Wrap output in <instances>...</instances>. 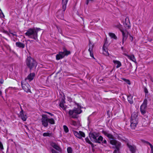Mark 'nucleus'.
<instances>
[{"instance_id": "51", "label": "nucleus", "mask_w": 153, "mask_h": 153, "mask_svg": "<svg viewBox=\"0 0 153 153\" xmlns=\"http://www.w3.org/2000/svg\"><path fill=\"white\" fill-rule=\"evenodd\" d=\"M28 41H29L30 43H31V42H33V40H28Z\"/></svg>"}, {"instance_id": "27", "label": "nucleus", "mask_w": 153, "mask_h": 153, "mask_svg": "<svg viewBox=\"0 0 153 153\" xmlns=\"http://www.w3.org/2000/svg\"><path fill=\"white\" fill-rule=\"evenodd\" d=\"M137 124H135V123H131L130 126H131V128L132 129H134L135 128V127H136Z\"/></svg>"}, {"instance_id": "36", "label": "nucleus", "mask_w": 153, "mask_h": 153, "mask_svg": "<svg viewBox=\"0 0 153 153\" xmlns=\"http://www.w3.org/2000/svg\"><path fill=\"white\" fill-rule=\"evenodd\" d=\"M89 51L90 52V56L92 57V58H93L94 59V55H93V51Z\"/></svg>"}, {"instance_id": "56", "label": "nucleus", "mask_w": 153, "mask_h": 153, "mask_svg": "<svg viewBox=\"0 0 153 153\" xmlns=\"http://www.w3.org/2000/svg\"><path fill=\"white\" fill-rule=\"evenodd\" d=\"M2 153H4V152H2Z\"/></svg>"}, {"instance_id": "17", "label": "nucleus", "mask_w": 153, "mask_h": 153, "mask_svg": "<svg viewBox=\"0 0 153 153\" xmlns=\"http://www.w3.org/2000/svg\"><path fill=\"white\" fill-rule=\"evenodd\" d=\"M20 115L19 116L21 119L24 121H26V116H24L23 113V110H22L20 112Z\"/></svg>"}, {"instance_id": "34", "label": "nucleus", "mask_w": 153, "mask_h": 153, "mask_svg": "<svg viewBox=\"0 0 153 153\" xmlns=\"http://www.w3.org/2000/svg\"><path fill=\"white\" fill-rule=\"evenodd\" d=\"M94 45H93L92 46H91V47L90 46V48L88 49V51H93V48H94Z\"/></svg>"}, {"instance_id": "9", "label": "nucleus", "mask_w": 153, "mask_h": 153, "mask_svg": "<svg viewBox=\"0 0 153 153\" xmlns=\"http://www.w3.org/2000/svg\"><path fill=\"white\" fill-rule=\"evenodd\" d=\"M138 114L137 112H134L131 115V123H138Z\"/></svg>"}, {"instance_id": "46", "label": "nucleus", "mask_w": 153, "mask_h": 153, "mask_svg": "<svg viewBox=\"0 0 153 153\" xmlns=\"http://www.w3.org/2000/svg\"><path fill=\"white\" fill-rule=\"evenodd\" d=\"M15 33L14 32V33H10L13 35V36H17V35L15 34Z\"/></svg>"}, {"instance_id": "2", "label": "nucleus", "mask_w": 153, "mask_h": 153, "mask_svg": "<svg viewBox=\"0 0 153 153\" xmlns=\"http://www.w3.org/2000/svg\"><path fill=\"white\" fill-rule=\"evenodd\" d=\"M82 112V111L79 108H75L73 110H69L68 114L70 117L69 123L70 124L75 126H77V124L76 122L71 120V118H77L78 117V115L80 114Z\"/></svg>"}, {"instance_id": "10", "label": "nucleus", "mask_w": 153, "mask_h": 153, "mask_svg": "<svg viewBox=\"0 0 153 153\" xmlns=\"http://www.w3.org/2000/svg\"><path fill=\"white\" fill-rule=\"evenodd\" d=\"M22 86V89L27 92H30V86L27 83L21 82Z\"/></svg>"}, {"instance_id": "16", "label": "nucleus", "mask_w": 153, "mask_h": 153, "mask_svg": "<svg viewBox=\"0 0 153 153\" xmlns=\"http://www.w3.org/2000/svg\"><path fill=\"white\" fill-rule=\"evenodd\" d=\"M35 73H32L30 74L27 76V77L25 79V80L28 79L29 81L33 80L35 76Z\"/></svg>"}, {"instance_id": "38", "label": "nucleus", "mask_w": 153, "mask_h": 153, "mask_svg": "<svg viewBox=\"0 0 153 153\" xmlns=\"http://www.w3.org/2000/svg\"><path fill=\"white\" fill-rule=\"evenodd\" d=\"M144 91L146 94H147L148 93V90L146 87L144 88Z\"/></svg>"}, {"instance_id": "53", "label": "nucleus", "mask_w": 153, "mask_h": 153, "mask_svg": "<svg viewBox=\"0 0 153 153\" xmlns=\"http://www.w3.org/2000/svg\"><path fill=\"white\" fill-rule=\"evenodd\" d=\"M89 45L90 46V44H91V42L90 41V40L89 41Z\"/></svg>"}, {"instance_id": "28", "label": "nucleus", "mask_w": 153, "mask_h": 153, "mask_svg": "<svg viewBox=\"0 0 153 153\" xmlns=\"http://www.w3.org/2000/svg\"><path fill=\"white\" fill-rule=\"evenodd\" d=\"M63 127L65 132L66 133H68L69 131V129L67 126L65 125H64Z\"/></svg>"}, {"instance_id": "21", "label": "nucleus", "mask_w": 153, "mask_h": 153, "mask_svg": "<svg viewBox=\"0 0 153 153\" xmlns=\"http://www.w3.org/2000/svg\"><path fill=\"white\" fill-rule=\"evenodd\" d=\"M53 134L51 132L44 133L43 134V136L44 137L48 136V137H53Z\"/></svg>"}, {"instance_id": "47", "label": "nucleus", "mask_w": 153, "mask_h": 153, "mask_svg": "<svg viewBox=\"0 0 153 153\" xmlns=\"http://www.w3.org/2000/svg\"><path fill=\"white\" fill-rule=\"evenodd\" d=\"M89 144L91 145V146L92 148L94 147V145L91 142Z\"/></svg>"}, {"instance_id": "18", "label": "nucleus", "mask_w": 153, "mask_h": 153, "mask_svg": "<svg viewBox=\"0 0 153 153\" xmlns=\"http://www.w3.org/2000/svg\"><path fill=\"white\" fill-rule=\"evenodd\" d=\"M16 45L17 47L22 48H24L25 47V44L20 42H16Z\"/></svg>"}, {"instance_id": "7", "label": "nucleus", "mask_w": 153, "mask_h": 153, "mask_svg": "<svg viewBox=\"0 0 153 153\" xmlns=\"http://www.w3.org/2000/svg\"><path fill=\"white\" fill-rule=\"evenodd\" d=\"M119 28L121 32L122 33V36H123V40L122 42L123 44L124 42H125L126 40L127 39V38L128 37V35L129 34V33L126 30L124 31L123 30L121 29L120 28V27L121 26L120 25H118Z\"/></svg>"}, {"instance_id": "4", "label": "nucleus", "mask_w": 153, "mask_h": 153, "mask_svg": "<svg viewBox=\"0 0 153 153\" xmlns=\"http://www.w3.org/2000/svg\"><path fill=\"white\" fill-rule=\"evenodd\" d=\"M26 63L27 67L30 70L36 68L37 65L36 61L30 56L27 57L26 60Z\"/></svg>"}, {"instance_id": "45", "label": "nucleus", "mask_w": 153, "mask_h": 153, "mask_svg": "<svg viewBox=\"0 0 153 153\" xmlns=\"http://www.w3.org/2000/svg\"><path fill=\"white\" fill-rule=\"evenodd\" d=\"M46 113L48 114H50L51 116H53V114L52 113H50V112H46Z\"/></svg>"}, {"instance_id": "19", "label": "nucleus", "mask_w": 153, "mask_h": 153, "mask_svg": "<svg viewBox=\"0 0 153 153\" xmlns=\"http://www.w3.org/2000/svg\"><path fill=\"white\" fill-rule=\"evenodd\" d=\"M103 54L105 56H108L109 53L107 49V47H102Z\"/></svg>"}, {"instance_id": "35", "label": "nucleus", "mask_w": 153, "mask_h": 153, "mask_svg": "<svg viewBox=\"0 0 153 153\" xmlns=\"http://www.w3.org/2000/svg\"><path fill=\"white\" fill-rule=\"evenodd\" d=\"M85 140L87 143H88L89 144L91 142L89 140L88 138L86 137L85 138Z\"/></svg>"}, {"instance_id": "49", "label": "nucleus", "mask_w": 153, "mask_h": 153, "mask_svg": "<svg viewBox=\"0 0 153 153\" xmlns=\"http://www.w3.org/2000/svg\"><path fill=\"white\" fill-rule=\"evenodd\" d=\"M0 16L2 17H4V16L3 13L2 12H1V14H0Z\"/></svg>"}, {"instance_id": "37", "label": "nucleus", "mask_w": 153, "mask_h": 153, "mask_svg": "<svg viewBox=\"0 0 153 153\" xmlns=\"http://www.w3.org/2000/svg\"><path fill=\"white\" fill-rule=\"evenodd\" d=\"M0 148L1 150H2L4 149L3 144L1 141H0Z\"/></svg>"}, {"instance_id": "22", "label": "nucleus", "mask_w": 153, "mask_h": 153, "mask_svg": "<svg viewBox=\"0 0 153 153\" xmlns=\"http://www.w3.org/2000/svg\"><path fill=\"white\" fill-rule=\"evenodd\" d=\"M113 63L115 64H117L116 66L117 68H118L121 66L122 64L121 62L119 61L114 60L113 61Z\"/></svg>"}, {"instance_id": "44", "label": "nucleus", "mask_w": 153, "mask_h": 153, "mask_svg": "<svg viewBox=\"0 0 153 153\" xmlns=\"http://www.w3.org/2000/svg\"><path fill=\"white\" fill-rule=\"evenodd\" d=\"M102 143L105 144H106L107 143V141L106 140H104L102 142Z\"/></svg>"}, {"instance_id": "48", "label": "nucleus", "mask_w": 153, "mask_h": 153, "mask_svg": "<svg viewBox=\"0 0 153 153\" xmlns=\"http://www.w3.org/2000/svg\"><path fill=\"white\" fill-rule=\"evenodd\" d=\"M3 82H4V80L3 79H1V81H0V83L1 84H2L3 83Z\"/></svg>"}, {"instance_id": "23", "label": "nucleus", "mask_w": 153, "mask_h": 153, "mask_svg": "<svg viewBox=\"0 0 153 153\" xmlns=\"http://www.w3.org/2000/svg\"><path fill=\"white\" fill-rule=\"evenodd\" d=\"M52 146L54 149H56L58 151H60V147L58 146L55 143H53L52 144Z\"/></svg>"}, {"instance_id": "33", "label": "nucleus", "mask_w": 153, "mask_h": 153, "mask_svg": "<svg viewBox=\"0 0 153 153\" xmlns=\"http://www.w3.org/2000/svg\"><path fill=\"white\" fill-rule=\"evenodd\" d=\"M94 0H86V4L88 5L89 2H93L94 1Z\"/></svg>"}, {"instance_id": "6", "label": "nucleus", "mask_w": 153, "mask_h": 153, "mask_svg": "<svg viewBox=\"0 0 153 153\" xmlns=\"http://www.w3.org/2000/svg\"><path fill=\"white\" fill-rule=\"evenodd\" d=\"M147 100L146 99H145L143 103L141 105L140 107V110L141 114H144L146 113V108L147 107Z\"/></svg>"}, {"instance_id": "31", "label": "nucleus", "mask_w": 153, "mask_h": 153, "mask_svg": "<svg viewBox=\"0 0 153 153\" xmlns=\"http://www.w3.org/2000/svg\"><path fill=\"white\" fill-rule=\"evenodd\" d=\"M64 104H62V103H60L59 105L60 107L62 108L64 110L65 109V106Z\"/></svg>"}, {"instance_id": "12", "label": "nucleus", "mask_w": 153, "mask_h": 153, "mask_svg": "<svg viewBox=\"0 0 153 153\" xmlns=\"http://www.w3.org/2000/svg\"><path fill=\"white\" fill-rule=\"evenodd\" d=\"M98 134L95 132L93 133H90L89 134V136L91 140L94 142L95 140L97 137V135Z\"/></svg>"}, {"instance_id": "3", "label": "nucleus", "mask_w": 153, "mask_h": 153, "mask_svg": "<svg viewBox=\"0 0 153 153\" xmlns=\"http://www.w3.org/2000/svg\"><path fill=\"white\" fill-rule=\"evenodd\" d=\"M41 30V29L39 28L33 27L32 28H30L25 33L26 36H28L29 38L33 39L38 41V32Z\"/></svg>"}, {"instance_id": "54", "label": "nucleus", "mask_w": 153, "mask_h": 153, "mask_svg": "<svg viewBox=\"0 0 153 153\" xmlns=\"http://www.w3.org/2000/svg\"><path fill=\"white\" fill-rule=\"evenodd\" d=\"M2 94L1 91L0 90V95H1Z\"/></svg>"}, {"instance_id": "5", "label": "nucleus", "mask_w": 153, "mask_h": 153, "mask_svg": "<svg viewBox=\"0 0 153 153\" xmlns=\"http://www.w3.org/2000/svg\"><path fill=\"white\" fill-rule=\"evenodd\" d=\"M63 51L59 52L58 54L56 56V59L57 60H59L63 58L65 56H67L70 54V52L69 51L67 50L66 48L64 47L63 48Z\"/></svg>"}, {"instance_id": "25", "label": "nucleus", "mask_w": 153, "mask_h": 153, "mask_svg": "<svg viewBox=\"0 0 153 153\" xmlns=\"http://www.w3.org/2000/svg\"><path fill=\"white\" fill-rule=\"evenodd\" d=\"M108 34H109V36L110 37H111V38H113L115 39H117V37L116 36L115 34L113 33H108Z\"/></svg>"}, {"instance_id": "42", "label": "nucleus", "mask_w": 153, "mask_h": 153, "mask_svg": "<svg viewBox=\"0 0 153 153\" xmlns=\"http://www.w3.org/2000/svg\"><path fill=\"white\" fill-rule=\"evenodd\" d=\"M126 27H128V28H129L130 27V26L129 24H127L126 23V25L125 26Z\"/></svg>"}, {"instance_id": "24", "label": "nucleus", "mask_w": 153, "mask_h": 153, "mask_svg": "<svg viewBox=\"0 0 153 153\" xmlns=\"http://www.w3.org/2000/svg\"><path fill=\"white\" fill-rule=\"evenodd\" d=\"M127 56L128 58L132 60V61L135 62L136 61V59L134 57V56L133 55H132L131 56L127 55Z\"/></svg>"}, {"instance_id": "1", "label": "nucleus", "mask_w": 153, "mask_h": 153, "mask_svg": "<svg viewBox=\"0 0 153 153\" xmlns=\"http://www.w3.org/2000/svg\"><path fill=\"white\" fill-rule=\"evenodd\" d=\"M102 132L105 136L110 139V143L115 146L116 149L113 152V153H117V152L119 151L121 146V143L114 140V136L111 134L109 133L108 131H102Z\"/></svg>"}, {"instance_id": "29", "label": "nucleus", "mask_w": 153, "mask_h": 153, "mask_svg": "<svg viewBox=\"0 0 153 153\" xmlns=\"http://www.w3.org/2000/svg\"><path fill=\"white\" fill-rule=\"evenodd\" d=\"M122 79L124 81L126 82L128 85L130 84L131 83L130 82V81L128 79H126L123 78H122Z\"/></svg>"}, {"instance_id": "40", "label": "nucleus", "mask_w": 153, "mask_h": 153, "mask_svg": "<svg viewBox=\"0 0 153 153\" xmlns=\"http://www.w3.org/2000/svg\"><path fill=\"white\" fill-rule=\"evenodd\" d=\"M129 36H130V37H129V39L131 41H132L133 40V37L131 36L130 34H129Z\"/></svg>"}, {"instance_id": "41", "label": "nucleus", "mask_w": 153, "mask_h": 153, "mask_svg": "<svg viewBox=\"0 0 153 153\" xmlns=\"http://www.w3.org/2000/svg\"><path fill=\"white\" fill-rule=\"evenodd\" d=\"M52 153H59L58 152H56V151L53 149H52L51 150Z\"/></svg>"}, {"instance_id": "14", "label": "nucleus", "mask_w": 153, "mask_h": 153, "mask_svg": "<svg viewBox=\"0 0 153 153\" xmlns=\"http://www.w3.org/2000/svg\"><path fill=\"white\" fill-rule=\"evenodd\" d=\"M127 145L132 153H134L135 152L136 147L135 146L130 145L128 143H127Z\"/></svg>"}, {"instance_id": "50", "label": "nucleus", "mask_w": 153, "mask_h": 153, "mask_svg": "<svg viewBox=\"0 0 153 153\" xmlns=\"http://www.w3.org/2000/svg\"><path fill=\"white\" fill-rule=\"evenodd\" d=\"M146 143L147 144L149 145L150 146H151V145H152L148 141L146 142Z\"/></svg>"}, {"instance_id": "13", "label": "nucleus", "mask_w": 153, "mask_h": 153, "mask_svg": "<svg viewBox=\"0 0 153 153\" xmlns=\"http://www.w3.org/2000/svg\"><path fill=\"white\" fill-rule=\"evenodd\" d=\"M99 134H98L97 135V137L96 139L94 142L98 143H101V142L102 141L103 138L102 136H99Z\"/></svg>"}, {"instance_id": "15", "label": "nucleus", "mask_w": 153, "mask_h": 153, "mask_svg": "<svg viewBox=\"0 0 153 153\" xmlns=\"http://www.w3.org/2000/svg\"><path fill=\"white\" fill-rule=\"evenodd\" d=\"M68 0H62L63 11H65L66 8V4Z\"/></svg>"}, {"instance_id": "43", "label": "nucleus", "mask_w": 153, "mask_h": 153, "mask_svg": "<svg viewBox=\"0 0 153 153\" xmlns=\"http://www.w3.org/2000/svg\"><path fill=\"white\" fill-rule=\"evenodd\" d=\"M150 146L151 148V152H153V146L151 145Z\"/></svg>"}, {"instance_id": "26", "label": "nucleus", "mask_w": 153, "mask_h": 153, "mask_svg": "<svg viewBox=\"0 0 153 153\" xmlns=\"http://www.w3.org/2000/svg\"><path fill=\"white\" fill-rule=\"evenodd\" d=\"M48 122L51 124H55V121L53 118L49 119L48 118Z\"/></svg>"}, {"instance_id": "39", "label": "nucleus", "mask_w": 153, "mask_h": 153, "mask_svg": "<svg viewBox=\"0 0 153 153\" xmlns=\"http://www.w3.org/2000/svg\"><path fill=\"white\" fill-rule=\"evenodd\" d=\"M60 103H62V104H65V99L63 98H62L60 102Z\"/></svg>"}, {"instance_id": "55", "label": "nucleus", "mask_w": 153, "mask_h": 153, "mask_svg": "<svg viewBox=\"0 0 153 153\" xmlns=\"http://www.w3.org/2000/svg\"><path fill=\"white\" fill-rule=\"evenodd\" d=\"M150 153H153V152H151Z\"/></svg>"}, {"instance_id": "20", "label": "nucleus", "mask_w": 153, "mask_h": 153, "mask_svg": "<svg viewBox=\"0 0 153 153\" xmlns=\"http://www.w3.org/2000/svg\"><path fill=\"white\" fill-rule=\"evenodd\" d=\"M127 97L128 101L130 104H132L133 103V101L132 99L133 96H132L131 95H127Z\"/></svg>"}, {"instance_id": "32", "label": "nucleus", "mask_w": 153, "mask_h": 153, "mask_svg": "<svg viewBox=\"0 0 153 153\" xmlns=\"http://www.w3.org/2000/svg\"><path fill=\"white\" fill-rule=\"evenodd\" d=\"M108 43V42L107 41V39H106L102 47H107V46Z\"/></svg>"}, {"instance_id": "30", "label": "nucleus", "mask_w": 153, "mask_h": 153, "mask_svg": "<svg viewBox=\"0 0 153 153\" xmlns=\"http://www.w3.org/2000/svg\"><path fill=\"white\" fill-rule=\"evenodd\" d=\"M68 153H72V150L70 147H68L67 149Z\"/></svg>"}, {"instance_id": "8", "label": "nucleus", "mask_w": 153, "mask_h": 153, "mask_svg": "<svg viewBox=\"0 0 153 153\" xmlns=\"http://www.w3.org/2000/svg\"><path fill=\"white\" fill-rule=\"evenodd\" d=\"M48 118L46 115L43 114L42 116L41 122L42 125L45 127H47L48 126Z\"/></svg>"}, {"instance_id": "11", "label": "nucleus", "mask_w": 153, "mask_h": 153, "mask_svg": "<svg viewBox=\"0 0 153 153\" xmlns=\"http://www.w3.org/2000/svg\"><path fill=\"white\" fill-rule=\"evenodd\" d=\"M73 132L75 136L79 138H81L82 137H85V134L82 131H79V132H78L74 131Z\"/></svg>"}, {"instance_id": "52", "label": "nucleus", "mask_w": 153, "mask_h": 153, "mask_svg": "<svg viewBox=\"0 0 153 153\" xmlns=\"http://www.w3.org/2000/svg\"><path fill=\"white\" fill-rule=\"evenodd\" d=\"M143 142L144 143H146V142H147V141L143 140Z\"/></svg>"}]
</instances>
